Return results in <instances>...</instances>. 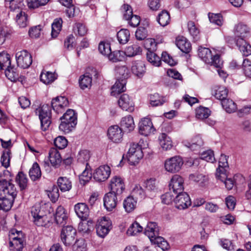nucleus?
Masks as SVG:
<instances>
[{
    "label": "nucleus",
    "mask_w": 251,
    "mask_h": 251,
    "mask_svg": "<svg viewBox=\"0 0 251 251\" xmlns=\"http://www.w3.org/2000/svg\"><path fill=\"white\" fill-rule=\"evenodd\" d=\"M69 105V101L65 97L60 96L52 99L51 107L48 104H44L36 109V113H38L41 123V127L43 131H46L51 123V108L57 113L63 112L64 108Z\"/></svg>",
    "instance_id": "nucleus-1"
},
{
    "label": "nucleus",
    "mask_w": 251,
    "mask_h": 251,
    "mask_svg": "<svg viewBox=\"0 0 251 251\" xmlns=\"http://www.w3.org/2000/svg\"><path fill=\"white\" fill-rule=\"evenodd\" d=\"M17 195L15 185L0 176V209L9 210Z\"/></svg>",
    "instance_id": "nucleus-2"
},
{
    "label": "nucleus",
    "mask_w": 251,
    "mask_h": 251,
    "mask_svg": "<svg viewBox=\"0 0 251 251\" xmlns=\"http://www.w3.org/2000/svg\"><path fill=\"white\" fill-rule=\"evenodd\" d=\"M31 214L34 223L38 226H45L49 222L45 211L42 210L39 205H35L32 207Z\"/></svg>",
    "instance_id": "nucleus-3"
},
{
    "label": "nucleus",
    "mask_w": 251,
    "mask_h": 251,
    "mask_svg": "<svg viewBox=\"0 0 251 251\" xmlns=\"http://www.w3.org/2000/svg\"><path fill=\"white\" fill-rule=\"evenodd\" d=\"M76 235V230L72 226H63L60 233L61 241L66 246H70L74 243Z\"/></svg>",
    "instance_id": "nucleus-4"
},
{
    "label": "nucleus",
    "mask_w": 251,
    "mask_h": 251,
    "mask_svg": "<svg viewBox=\"0 0 251 251\" xmlns=\"http://www.w3.org/2000/svg\"><path fill=\"white\" fill-rule=\"evenodd\" d=\"M143 157L142 149L137 144H133L129 149L126 158L129 163L131 165L137 164Z\"/></svg>",
    "instance_id": "nucleus-5"
},
{
    "label": "nucleus",
    "mask_w": 251,
    "mask_h": 251,
    "mask_svg": "<svg viewBox=\"0 0 251 251\" xmlns=\"http://www.w3.org/2000/svg\"><path fill=\"white\" fill-rule=\"evenodd\" d=\"M16 59L18 66L23 69H27L32 62L31 55L25 50L17 52Z\"/></svg>",
    "instance_id": "nucleus-6"
},
{
    "label": "nucleus",
    "mask_w": 251,
    "mask_h": 251,
    "mask_svg": "<svg viewBox=\"0 0 251 251\" xmlns=\"http://www.w3.org/2000/svg\"><path fill=\"white\" fill-rule=\"evenodd\" d=\"M183 164L182 158L179 156H175L167 159L164 166L167 171L174 173L178 172Z\"/></svg>",
    "instance_id": "nucleus-7"
},
{
    "label": "nucleus",
    "mask_w": 251,
    "mask_h": 251,
    "mask_svg": "<svg viewBox=\"0 0 251 251\" xmlns=\"http://www.w3.org/2000/svg\"><path fill=\"white\" fill-rule=\"evenodd\" d=\"M184 180L179 175H175L172 177L169 185V190L173 192L175 195L180 194L183 193Z\"/></svg>",
    "instance_id": "nucleus-8"
},
{
    "label": "nucleus",
    "mask_w": 251,
    "mask_h": 251,
    "mask_svg": "<svg viewBox=\"0 0 251 251\" xmlns=\"http://www.w3.org/2000/svg\"><path fill=\"white\" fill-rule=\"evenodd\" d=\"M111 226V221L105 217H102L96 226L97 235L100 237L104 238L109 233Z\"/></svg>",
    "instance_id": "nucleus-9"
},
{
    "label": "nucleus",
    "mask_w": 251,
    "mask_h": 251,
    "mask_svg": "<svg viewBox=\"0 0 251 251\" xmlns=\"http://www.w3.org/2000/svg\"><path fill=\"white\" fill-rule=\"evenodd\" d=\"M107 136L111 142L114 143H119L123 140V132L122 128L118 126H112L108 129Z\"/></svg>",
    "instance_id": "nucleus-10"
},
{
    "label": "nucleus",
    "mask_w": 251,
    "mask_h": 251,
    "mask_svg": "<svg viewBox=\"0 0 251 251\" xmlns=\"http://www.w3.org/2000/svg\"><path fill=\"white\" fill-rule=\"evenodd\" d=\"M111 169L108 165H102L96 169L93 173L94 179L98 182L105 181L109 176Z\"/></svg>",
    "instance_id": "nucleus-11"
},
{
    "label": "nucleus",
    "mask_w": 251,
    "mask_h": 251,
    "mask_svg": "<svg viewBox=\"0 0 251 251\" xmlns=\"http://www.w3.org/2000/svg\"><path fill=\"white\" fill-rule=\"evenodd\" d=\"M155 130L150 118H144L139 122V132L141 134L147 136L153 133Z\"/></svg>",
    "instance_id": "nucleus-12"
},
{
    "label": "nucleus",
    "mask_w": 251,
    "mask_h": 251,
    "mask_svg": "<svg viewBox=\"0 0 251 251\" xmlns=\"http://www.w3.org/2000/svg\"><path fill=\"white\" fill-rule=\"evenodd\" d=\"M175 203L176 208L184 209L191 205V201L189 196L186 192H183L180 194L176 195Z\"/></svg>",
    "instance_id": "nucleus-13"
},
{
    "label": "nucleus",
    "mask_w": 251,
    "mask_h": 251,
    "mask_svg": "<svg viewBox=\"0 0 251 251\" xmlns=\"http://www.w3.org/2000/svg\"><path fill=\"white\" fill-rule=\"evenodd\" d=\"M119 106L124 110L131 112L134 110V103L132 98L126 94H122L118 100Z\"/></svg>",
    "instance_id": "nucleus-14"
},
{
    "label": "nucleus",
    "mask_w": 251,
    "mask_h": 251,
    "mask_svg": "<svg viewBox=\"0 0 251 251\" xmlns=\"http://www.w3.org/2000/svg\"><path fill=\"white\" fill-rule=\"evenodd\" d=\"M118 196L119 195L110 192L104 195L103 199L104 206L107 211H112L116 208L118 203Z\"/></svg>",
    "instance_id": "nucleus-15"
},
{
    "label": "nucleus",
    "mask_w": 251,
    "mask_h": 251,
    "mask_svg": "<svg viewBox=\"0 0 251 251\" xmlns=\"http://www.w3.org/2000/svg\"><path fill=\"white\" fill-rule=\"evenodd\" d=\"M110 192L117 195H121L125 189L124 184L122 179L117 176L113 177L110 181Z\"/></svg>",
    "instance_id": "nucleus-16"
},
{
    "label": "nucleus",
    "mask_w": 251,
    "mask_h": 251,
    "mask_svg": "<svg viewBox=\"0 0 251 251\" xmlns=\"http://www.w3.org/2000/svg\"><path fill=\"white\" fill-rule=\"evenodd\" d=\"M234 33L235 36L234 41H236V39L237 38H242L243 40H245L250 34V28L246 25L239 23L234 26Z\"/></svg>",
    "instance_id": "nucleus-17"
},
{
    "label": "nucleus",
    "mask_w": 251,
    "mask_h": 251,
    "mask_svg": "<svg viewBox=\"0 0 251 251\" xmlns=\"http://www.w3.org/2000/svg\"><path fill=\"white\" fill-rule=\"evenodd\" d=\"M17 236L12 238V240L9 242V247L11 251H22L24 247V239L20 237L22 234L21 231L17 232Z\"/></svg>",
    "instance_id": "nucleus-18"
},
{
    "label": "nucleus",
    "mask_w": 251,
    "mask_h": 251,
    "mask_svg": "<svg viewBox=\"0 0 251 251\" xmlns=\"http://www.w3.org/2000/svg\"><path fill=\"white\" fill-rule=\"evenodd\" d=\"M75 211L82 220H86L89 215V209L84 203H78L75 205Z\"/></svg>",
    "instance_id": "nucleus-19"
},
{
    "label": "nucleus",
    "mask_w": 251,
    "mask_h": 251,
    "mask_svg": "<svg viewBox=\"0 0 251 251\" xmlns=\"http://www.w3.org/2000/svg\"><path fill=\"white\" fill-rule=\"evenodd\" d=\"M146 66L144 61L137 60L133 62L131 71L139 77H142L146 72Z\"/></svg>",
    "instance_id": "nucleus-20"
},
{
    "label": "nucleus",
    "mask_w": 251,
    "mask_h": 251,
    "mask_svg": "<svg viewBox=\"0 0 251 251\" xmlns=\"http://www.w3.org/2000/svg\"><path fill=\"white\" fill-rule=\"evenodd\" d=\"M50 161L52 166L58 167L61 162L62 158L59 151L56 148H51L49 152Z\"/></svg>",
    "instance_id": "nucleus-21"
},
{
    "label": "nucleus",
    "mask_w": 251,
    "mask_h": 251,
    "mask_svg": "<svg viewBox=\"0 0 251 251\" xmlns=\"http://www.w3.org/2000/svg\"><path fill=\"white\" fill-rule=\"evenodd\" d=\"M234 42L244 56H247L251 54V46L246 42V39L237 38Z\"/></svg>",
    "instance_id": "nucleus-22"
},
{
    "label": "nucleus",
    "mask_w": 251,
    "mask_h": 251,
    "mask_svg": "<svg viewBox=\"0 0 251 251\" xmlns=\"http://www.w3.org/2000/svg\"><path fill=\"white\" fill-rule=\"evenodd\" d=\"M54 218L57 225L64 226L66 224L67 216L65 210L62 206H60L57 208Z\"/></svg>",
    "instance_id": "nucleus-23"
},
{
    "label": "nucleus",
    "mask_w": 251,
    "mask_h": 251,
    "mask_svg": "<svg viewBox=\"0 0 251 251\" xmlns=\"http://www.w3.org/2000/svg\"><path fill=\"white\" fill-rule=\"evenodd\" d=\"M122 130L126 132H130L133 130L135 127V125L133 117L130 115H128L123 117L120 124Z\"/></svg>",
    "instance_id": "nucleus-24"
},
{
    "label": "nucleus",
    "mask_w": 251,
    "mask_h": 251,
    "mask_svg": "<svg viewBox=\"0 0 251 251\" xmlns=\"http://www.w3.org/2000/svg\"><path fill=\"white\" fill-rule=\"evenodd\" d=\"M126 80L125 79H118L112 87L111 95L117 97L120 93L126 90Z\"/></svg>",
    "instance_id": "nucleus-25"
},
{
    "label": "nucleus",
    "mask_w": 251,
    "mask_h": 251,
    "mask_svg": "<svg viewBox=\"0 0 251 251\" xmlns=\"http://www.w3.org/2000/svg\"><path fill=\"white\" fill-rule=\"evenodd\" d=\"M176 45L178 48L183 52L189 53L191 50V43L186 38L181 36L176 39Z\"/></svg>",
    "instance_id": "nucleus-26"
},
{
    "label": "nucleus",
    "mask_w": 251,
    "mask_h": 251,
    "mask_svg": "<svg viewBox=\"0 0 251 251\" xmlns=\"http://www.w3.org/2000/svg\"><path fill=\"white\" fill-rule=\"evenodd\" d=\"M15 19L16 23L21 28L25 27L29 23L28 15L22 10L18 12Z\"/></svg>",
    "instance_id": "nucleus-27"
},
{
    "label": "nucleus",
    "mask_w": 251,
    "mask_h": 251,
    "mask_svg": "<svg viewBox=\"0 0 251 251\" xmlns=\"http://www.w3.org/2000/svg\"><path fill=\"white\" fill-rule=\"evenodd\" d=\"M159 230V227L157 224L155 222H150L148 223L145 229L144 233L150 239V238H153L154 236H157Z\"/></svg>",
    "instance_id": "nucleus-28"
},
{
    "label": "nucleus",
    "mask_w": 251,
    "mask_h": 251,
    "mask_svg": "<svg viewBox=\"0 0 251 251\" xmlns=\"http://www.w3.org/2000/svg\"><path fill=\"white\" fill-rule=\"evenodd\" d=\"M228 157L225 154H221L219 158V167L217 169L216 175L222 174L225 176V173L226 172L227 169L228 168Z\"/></svg>",
    "instance_id": "nucleus-29"
},
{
    "label": "nucleus",
    "mask_w": 251,
    "mask_h": 251,
    "mask_svg": "<svg viewBox=\"0 0 251 251\" xmlns=\"http://www.w3.org/2000/svg\"><path fill=\"white\" fill-rule=\"evenodd\" d=\"M198 56L205 63H209L212 61L211 60L212 54L211 51L210 49L204 47H200L198 49Z\"/></svg>",
    "instance_id": "nucleus-30"
},
{
    "label": "nucleus",
    "mask_w": 251,
    "mask_h": 251,
    "mask_svg": "<svg viewBox=\"0 0 251 251\" xmlns=\"http://www.w3.org/2000/svg\"><path fill=\"white\" fill-rule=\"evenodd\" d=\"M203 145V142L200 135L193 138L191 143H187L185 146L193 151H199Z\"/></svg>",
    "instance_id": "nucleus-31"
},
{
    "label": "nucleus",
    "mask_w": 251,
    "mask_h": 251,
    "mask_svg": "<svg viewBox=\"0 0 251 251\" xmlns=\"http://www.w3.org/2000/svg\"><path fill=\"white\" fill-rule=\"evenodd\" d=\"M57 183L62 192L68 191L72 188V182L67 177H59L57 179Z\"/></svg>",
    "instance_id": "nucleus-32"
},
{
    "label": "nucleus",
    "mask_w": 251,
    "mask_h": 251,
    "mask_svg": "<svg viewBox=\"0 0 251 251\" xmlns=\"http://www.w3.org/2000/svg\"><path fill=\"white\" fill-rule=\"evenodd\" d=\"M137 200L133 196H129L124 201L123 205L126 212H132L136 207Z\"/></svg>",
    "instance_id": "nucleus-33"
},
{
    "label": "nucleus",
    "mask_w": 251,
    "mask_h": 251,
    "mask_svg": "<svg viewBox=\"0 0 251 251\" xmlns=\"http://www.w3.org/2000/svg\"><path fill=\"white\" fill-rule=\"evenodd\" d=\"M158 140L160 146L164 150L167 151L172 148V142L171 138L166 133L161 134L159 136Z\"/></svg>",
    "instance_id": "nucleus-34"
},
{
    "label": "nucleus",
    "mask_w": 251,
    "mask_h": 251,
    "mask_svg": "<svg viewBox=\"0 0 251 251\" xmlns=\"http://www.w3.org/2000/svg\"><path fill=\"white\" fill-rule=\"evenodd\" d=\"M41 171L40 166L37 162H34L29 171V176L31 179L35 181L41 176Z\"/></svg>",
    "instance_id": "nucleus-35"
},
{
    "label": "nucleus",
    "mask_w": 251,
    "mask_h": 251,
    "mask_svg": "<svg viewBox=\"0 0 251 251\" xmlns=\"http://www.w3.org/2000/svg\"><path fill=\"white\" fill-rule=\"evenodd\" d=\"M60 121H64L67 122H74L75 125L77 124V117L75 115V112L74 110L69 109L63 114V115L60 118Z\"/></svg>",
    "instance_id": "nucleus-36"
},
{
    "label": "nucleus",
    "mask_w": 251,
    "mask_h": 251,
    "mask_svg": "<svg viewBox=\"0 0 251 251\" xmlns=\"http://www.w3.org/2000/svg\"><path fill=\"white\" fill-rule=\"evenodd\" d=\"M221 104L223 108L228 113L234 112L237 109L236 104L232 100L229 99L222 101Z\"/></svg>",
    "instance_id": "nucleus-37"
},
{
    "label": "nucleus",
    "mask_w": 251,
    "mask_h": 251,
    "mask_svg": "<svg viewBox=\"0 0 251 251\" xmlns=\"http://www.w3.org/2000/svg\"><path fill=\"white\" fill-rule=\"evenodd\" d=\"M108 59L113 62L122 61L125 59V53L122 50H115L111 51L108 55Z\"/></svg>",
    "instance_id": "nucleus-38"
},
{
    "label": "nucleus",
    "mask_w": 251,
    "mask_h": 251,
    "mask_svg": "<svg viewBox=\"0 0 251 251\" xmlns=\"http://www.w3.org/2000/svg\"><path fill=\"white\" fill-rule=\"evenodd\" d=\"M187 27L190 34L193 37L195 41L199 39L200 30L195 23L192 21H189L187 23Z\"/></svg>",
    "instance_id": "nucleus-39"
},
{
    "label": "nucleus",
    "mask_w": 251,
    "mask_h": 251,
    "mask_svg": "<svg viewBox=\"0 0 251 251\" xmlns=\"http://www.w3.org/2000/svg\"><path fill=\"white\" fill-rule=\"evenodd\" d=\"M92 175L91 171L90 166L88 163H87L85 170L82 172L81 175L79 176V180L81 184L85 185L89 182L92 178Z\"/></svg>",
    "instance_id": "nucleus-40"
},
{
    "label": "nucleus",
    "mask_w": 251,
    "mask_h": 251,
    "mask_svg": "<svg viewBox=\"0 0 251 251\" xmlns=\"http://www.w3.org/2000/svg\"><path fill=\"white\" fill-rule=\"evenodd\" d=\"M6 4L9 5L11 11L19 12L23 6V0H7Z\"/></svg>",
    "instance_id": "nucleus-41"
},
{
    "label": "nucleus",
    "mask_w": 251,
    "mask_h": 251,
    "mask_svg": "<svg viewBox=\"0 0 251 251\" xmlns=\"http://www.w3.org/2000/svg\"><path fill=\"white\" fill-rule=\"evenodd\" d=\"M170 21V16L169 12L165 10H162L158 15L157 21L161 26H165L169 24Z\"/></svg>",
    "instance_id": "nucleus-42"
},
{
    "label": "nucleus",
    "mask_w": 251,
    "mask_h": 251,
    "mask_svg": "<svg viewBox=\"0 0 251 251\" xmlns=\"http://www.w3.org/2000/svg\"><path fill=\"white\" fill-rule=\"evenodd\" d=\"M11 65L10 55L6 52H0V70H4Z\"/></svg>",
    "instance_id": "nucleus-43"
},
{
    "label": "nucleus",
    "mask_w": 251,
    "mask_h": 251,
    "mask_svg": "<svg viewBox=\"0 0 251 251\" xmlns=\"http://www.w3.org/2000/svg\"><path fill=\"white\" fill-rule=\"evenodd\" d=\"M5 74L6 76L11 81H16L19 78V73L17 69L13 66L10 65L7 68H5Z\"/></svg>",
    "instance_id": "nucleus-44"
},
{
    "label": "nucleus",
    "mask_w": 251,
    "mask_h": 251,
    "mask_svg": "<svg viewBox=\"0 0 251 251\" xmlns=\"http://www.w3.org/2000/svg\"><path fill=\"white\" fill-rule=\"evenodd\" d=\"M62 20L61 18H56L54 20L51 24V36L53 38L57 37L59 32L61 31L62 25Z\"/></svg>",
    "instance_id": "nucleus-45"
},
{
    "label": "nucleus",
    "mask_w": 251,
    "mask_h": 251,
    "mask_svg": "<svg viewBox=\"0 0 251 251\" xmlns=\"http://www.w3.org/2000/svg\"><path fill=\"white\" fill-rule=\"evenodd\" d=\"M129 31L126 29H122L117 33V37L121 44L126 43L129 39Z\"/></svg>",
    "instance_id": "nucleus-46"
},
{
    "label": "nucleus",
    "mask_w": 251,
    "mask_h": 251,
    "mask_svg": "<svg viewBox=\"0 0 251 251\" xmlns=\"http://www.w3.org/2000/svg\"><path fill=\"white\" fill-rule=\"evenodd\" d=\"M16 181L18 184L21 190L25 189L27 185L28 179L23 172H20L16 177Z\"/></svg>",
    "instance_id": "nucleus-47"
},
{
    "label": "nucleus",
    "mask_w": 251,
    "mask_h": 251,
    "mask_svg": "<svg viewBox=\"0 0 251 251\" xmlns=\"http://www.w3.org/2000/svg\"><path fill=\"white\" fill-rule=\"evenodd\" d=\"M92 77L89 75L85 74L80 76L79 84L80 88L84 90L91 87L92 84Z\"/></svg>",
    "instance_id": "nucleus-48"
},
{
    "label": "nucleus",
    "mask_w": 251,
    "mask_h": 251,
    "mask_svg": "<svg viewBox=\"0 0 251 251\" xmlns=\"http://www.w3.org/2000/svg\"><path fill=\"white\" fill-rule=\"evenodd\" d=\"M228 94L227 89L224 86H219L215 90L214 96L215 97L221 102L225 100H226V97Z\"/></svg>",
    "instance_id": "nucleus-49"
},
{
    "label": "nucleus",
    "mask_w": 251,
    "mask_h": 251,
    "mask_svg": "<svg viewBox=\"0 0 251 251\" xmlns=\"http://www.w3.org/2000/svg\"><path fill=\"white\" fill-rule=\"evenodd\" d=\"M147 59L152 65L159 67L161 64V60L160 57L154 52H147Z\"/></svg>",
    "instance_id": "nucleus-50"
},
{
    "label": "nucleus",
    "mask_w": 251,
    "mask_h": 251,
    "mask_svg": "<svg viewBox=\"0 0 251 251\" xmlns=\"http://www.w3.org/2000/svg\"><path fill=\"white\" fill-rule=\"evenodd\" d=\"M150 103L153 106L162 105L165 102V97L160 96L158 94L155 93L150 96Z\"/></svg>",
    "instance_id": "nucleus-51"
},
{
    "label": "nucleus",
    "mask_w": 251,
    "mask_h": 251,
    "mask_svg": "<svg viewBox=\"0 0 251 251\" xmlns=\"http://www.w3.org/2000/svg\"><path fill=\"white\" fill-rule=\"evenodd\" d=\"M141 48L137 45H133L127 47L126 51H124L125 56L126 55L128 57H132L137 55L141 52Z\"/></svg>",
    "instance_id": "nucleus-52"
},
{
    "label": "nucleus",
    "mask_w": 251,
    "mask_h": 251,
    "mask_svg": "<svg viewBox=\"0 0 251 251\" xmlns=\"http://www.w3.org/2000/svg\"><path fill=\"white\" fill-rule=\"evenodd\" d=\"M210 115V110L208 108L200 106L196 110V117L198 119H207Z\"/></svg>",
    "instance_id": "nucleus-53"
},
{
    "label": "nucleus",
    "mask_w": 251,
    "mask_h": 251,
    "mask_svg": "<svg viewBox=\"0 0 251 251\" xmlns=\"http://www.w3.org/2000/svg\"><path fill=\"white\" fill-rule=\"evenodd\" d=\"M11 154L10 150H4L2 152L0 162L2 166L5 168H7L10 166Z\"/></svg>",
    "instance_id": "nucleus-54"
},
{
    "label": "nucleus",
    "mask_w": 251,
    "mask_h": 251,
    "mask_svg": "<svg viewBox=\"0 0 251 251\" xmlns=\"http://www.w3.org/2000/svg\"><path fill=\"white\" fill-rule=\"evenodd\" d=\"M208 18L210 22L218 26H221L223 24L224 20L222 14L209 13Z\"/></svg>",
    "instance_id": "nucleus-55"
},
{
    "label": "nucleus",
    "mask_w": 251,
    "mask_h": 251,
    "mask_svg": "<svg viewBox=\"0 0 251 251\" xmlns=\"http://www.w3.org/2000/svg\"><path fill=\"white\" fill-rule=\"evenodd\" d=\"M143 227L136 221L132 223L128 228L126 233L128 235L133 236L143 230Z\"/></svg>",
    "instance_id": "nucleus-56"
},
{
    "label": "nucleus",
    "mask_w": 251,
    "mask_h": 251,
    "mask_svg": "<svg viewBox=\"0 0 251 251\" xmlns=\"http://www.w3.org/2000/svg\"><path fill=\"white\" fill-rule=\"evenodd\" d=\"M118 79H125L126 80L129 76V72L128 68L125 66L118 67L116 69Z\"/></svg>",
    "instance_id": "nucleus-57"
},
{
    "label": "nucleus",
    "mask_w": 251,
    "mask_h": 251,
    "mask_svg": "<svg viewBox=\"0 0 251 251\" xmlns=\"http://www.w3.org/2000/svg\"><path fill=\"white\" fill-rule=\"evenodd\" d=\"M216 176L217 178L224 183L225 187L228 190H231L233 188L234 181L231 178H227L226 173H225V176L222 174H219Z\"/></svg>",
    "instance_id": "nucleus-58"
},
{
    "label": "nucleus",
    "mask_w": 251,
    "mask_h": 251,
    "mask_svg": "<svg viewBox=\"0 0 251 251\" xmlns=\"http://www.w3.org/2000/svg\"><path fill=\"white\" fill-rule=\"evenodd\" d=\"M74 122H67L64 121H61V123L59 126L60 130L63 131L65 133H69L75 127Z\"/></svg>",
    "instance_id": "nucleus-59"
},
{
    "label": "nucleus",
    "mask_w": 251,
    "mask_h": 251,
    "mask_svg": "<svg viewBox=\"0 0 251 251\" xmlns=\"http://www.w3.org/2000/svg\"><path fill=\"white\" fill-rule=\"evenodd\" d=\"M189 179L193 181L199 183L200 184L202 185L207 180V177L199 173L192 174L189 175Z\"/></svg>",
    "instance_id": "nucleus-60"
},
{
    "label": "nucleus",
    "mask_w": 251,
    "mask_h": 251,
    "mask_svg": "<svg viewBox=\"0 0 251 251\" xmlns=\"http://www.w3.org/2000/svg\"><path fill=\"white\" fill-rule=\"evenodd\" d=\"M54 144L57 148L63 149L67 147L68 141L65 137L59 136L54 140Z\"/></svg>",
    "instance_id": "nucleus-61"
},
{
    "label": "nucleus",
    "mask_w": 251,
    "mask_h": 251,
    "mask_svg": "<svg viewBox=\"0 0 251 251\" xmlns=\"http://www.w3.org/2000/svg\"><path fill=\"white\" fill-rule=\"evenodd\" d=\"M56 77L54 74L48 72L45 74H41L40 75V80L46 84H49L53 82Z\"/></svg>",
    "instance_id": "nucleus-62"
},
{
    "label": "nucleus",
    "mask_w": 251,
    "mask_h": 251,
    "mask_svg": "<svg viewBox=\"0 0 251 251\" xmlns=\"http://www.w3.org/2000/svg\"><path fill=\"white\" fill-rule=\"evenodd\" d=\"M157 43L155 39L149 38L146 39L144 42L145 48L148 50V52H154L157 49Z\"/></svg>",
    "instance_id": "nucleus-63"
},
{
    "label": "nucleus",
    "mask_w": 251,
    "mask_h": 251,
    "mask_svg": "<svg viewBox=\"0 0 251 251\" xmlns=\"http://www.w3.org/2000/svg\"><path fill=\"white\" fill-rule=\"evenodd\" d=\"M73 245L75 251H86V244H85V240L83 238H80L75 241Z\"/></svg>",
    "instance_id": "nucleus-64"
}]
</instances>
